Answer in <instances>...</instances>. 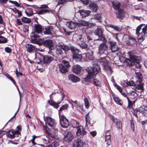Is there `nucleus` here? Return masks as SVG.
<instances>
[{"label": "nucleus", "instance_id": "f257e3e1", "mask_svg": "<svg viewBox=\"0 0 147 147\" xmlns=\"http://www.w3.org/2000/svg\"><path fill=\"white\" fill-rule=\"evenodd\" d=\"M92 70L88 72V75L86 77L82 79V83L86 85L90 82V80L94 78L98 73L100 70V66L98 64H94L93 65V67L91 68Z\"/></svg>", "mask_w": 147, "mask_h": 147}, {"label": "nucleus", "instance_id": "f03ea898", "mask_svg": "<svg viewBox=\"0 0 147 147\" xmlns=\"http://www.w3.org/2000/svg\"><path fill=\"white\" fill-rule=\"evenodd\" d=\"M133 51H131L128 53V55L129 59H126V61L127 65H128L132 66L135 64V63H136V68L138 69L141 68V66L139 63L140 62L139 57L134 55Z\"/></svg>", "mask_w": 147, "mask_h": 147}, {"label": "nucleus", "instance_id": "7ed1b4c3", "mask_svg": "<svg viewBox=\"0 0 147 147\" xmlns=\"http://www.w3.org/2000/svg\"><path fill=\"white\" fill-rule=\"evenodd\" d=\"M31 42L39 45H43L44 46L48 47L49 49H53L54 48V44L52 40L47 39L44 40L39 37H30Z\"/></svg>", "mask_w": 147, "mask_h": 147}, {"label": "nucleus", "instance_id": "20e7f679", "mask_svg": "<svg viewBox=\"0 0 147 147\" xmlns=\"http://www.w3.org/2000/svg\"><path fill=\"white\" fill-rule=\"evenodd\" d=\"M27 7H30L34 9H37L38 11L35 10V11L34 13L37 14L38 15H42L44 14L47 13H50L51 12L52 13L53 11L52 10H49L47 9H49V7L48 6L45 4H43L40 5V7H38L37 5H29L28 4H26Z\"/></svg>", "mask_w": 147, "mask_h": 147}, {"label": "nucleus", "instance_id": "39448f33", "mask_svg": "<svg viewBox=\"0 0 147 147\" xmlns=\"http://www.w3.org/2000/svg\"><path fill=\"white\" fill-rule=\"evenodd\" d=\"M35 58H37V56H38V58L39 61H37V62L38 64L42 62L45 63H50L53 59V58L47 55L44 56L39 53H38L37 54L35 53Z\"/></svg>", "mask_w": 147, "mask_h": 147}, {"label": "nucleus", "instance_id": "423d86ee", "mask_svg": "<svg viewBox=\"0 0 147 147\" xmlns=\"http://www.w3.org/2000/svg\"><path fill=\"white\" fill-rule=\"evenodd\" d=\"M98 40L103 41V43L100 44L98 47V53L100 55L105 54L107 52L108 46L105 43L106 41L105 37H98Z\"/></svg>", "mask_w": 147, "mask_h": 147}, {"label": "nucleus", "instance_id": "0eeeda50", "mask_svg": "<svg viewBox=\"0 0 147 147\" xmlns=\"http://www.w3.org/2000/svg\"><path fill=\"white\" fill-rule=\"evenodd\" d=\"M128 83V86H134L133 88L136 91H137L138 90H140L142 91L144 90L143 84L142 82L136 81L135 84L133 81L131 80Z\"/></svg>", "mask_w": 147, "mask_h": 147}, {"label": "nucleus", "instance_id": "6e6552de", "mask_svg": "<svg viewBox=\"0 0 147 147\" xmlns=\"http://www.w3.org/2000/svg\"><path fill=\"white\" fill-rule=\"evenodd\" d=\"M140 113H142L143 115L145 116L147 115V107L145 106H143L140 107L136 111H134V115L136 117L139 115Z\"/></svg>", "mask_w": 147, "mask_h": 147}, {"label": "nucleus", "instance_id": "1a4fd4ad", "mask_svg": "<svg viewBox=\"0 0 147 147\" xmlns=\"http://www.w3.org/2000/svg\"><path fill=\"white\" fill-rule=\"evenodd\" d=\"M70 66L69 62L63 60L59 65L60 71L62 73H65L68 71L67 68Z\"/></svg>", "mask_w": 147, "mask_h": 147}, {"label": "nucleus", "instance_id": "9d476101", "mask_svg": "<svg viewBox=\"0 0 147 147\" xmlns=\"http://www.w3.org/2000/svg\"><path fill=\"white\" fill-rule=\"evenodd\" d=\"M70 49L73 54V58L77 61H81L82 56L81 54H78L79 52V50L74 47H71Z\"/></svg>", "mask_w": 147, "mask_h": 147}, {"label": "nucleus", "instance_id": "9b49d317", "mask_svg": "<svg viewBox=\"0 0 147 147\" xmlns=\"http://www.w3.org/2000/svg\"><path fill=\"white\" fill-rule=\"evenodd\" d=\"M99 61L102 63V64L103 65L104 69L109 71L111 74L113 72V70L109 65V64L106 59V58L105 57L101 58L100 59Z\"/></svg>", "mask_w": 147, "mask_h": 147}, {"label": "nucleus", "instance_id": "f8f14e48", "mask_svg": "<svg viewBox=\"0 0 147 147\" xmlns=\"http://www.w3.org/2000/svg\"><path fill=\"white\" fill-rule=\"evenodd\" d=\"M60 122L62 127L63 128L67 127L69 125L68 120L64 115H59Z\"/></svg>", "mask_w": 147, "mask_h": 147}, {"label": "nucleus", "instance_id": "ddd939ff", "mask_svg": "<svg viewBox=\"0 0 147 147\" xmlns=\"http://www.w3.org/2000/svg\"><path fill=\"white\" fill-rule=\"evenodd\" d=\"M45 123L47 125L48 124L49 127L52 128L53 129L55 128V121L51 117H47L46 118V121H45Z\"/></svg>", "mask_w": 147, "mask_h": 147}, {"label": "nucleus", "instance_id": "4468645a", "mask_svg": "<svg viewBox=\"0 0 147 147\" xmlns=\"http://www.w3.org/2000/svg\"><path fill=\"white\" fill-rule=\"evenodd\" d=\"M42 32L45 35H51L52 34V31L53 30L54 28L52 26H48L45 27Z\"/></svg>", "mask_w": 147, "mask_h": 147}, {"label": "nucleus", "instance_id": "2eb2a0df", "mask_svg": "<svg viewBox=\"0 0 147 147\" xmlns=\"http://www.w3.org/2000/svg\"><path fill=\"white\" fill-rule=\"evenodd\" d=\"M109 43L110 45V48L112 52H115L118 49L119 47L116 42L110 40V39H109Z\"/></svg>", "mask_w": 147, "mask_h": 147}, {"label": "nucleus", "instance_id": "dca6fc26", "mask_svg": "<svg viewBox=\"0 0 147 147\" xmlns=\"http://www.w3.org/2000/svg\"><path fill=\"white\" fill-rule=\"evenodd\" d=\"M84 39L82 37L79 38L78 40L77 43L82 49H86L88 48V45L83 41Z\"/></svg>", "mask_w": 147, "mask_h": 147}, {"label": "nucleus", "instance_id": "f3484780", "mask_svg": "<svg viewBox=\"0 0 147 147\" xmlns=\"http://www.w3.org/2000/svg\"><path fill=\"white\" fill-rule=\"evenodd\" d=\"M76 134L77 136H84L86 134V131L82 126H79L77 127Z\"/></svg>", "mask_w": 147, "mask_h": 147}, {"label": "nucleus", "instance_id": "a211bd4d", "mask_svg": "<svg viewBox=\"0 0 147 147\" xmlns=\"http://www.w3.org/2000/svg\"><path fill=\"white\" fill-rule=\"evenodd\" d=\"M117 14V18L119 19H123L125 17V13L123 9H119Z\"/></svg>", "mask_w": 147, "mask_h": 147}, {"label": "nucleus", "instance_id": "6ab92c4d", "mask_svg": "<svg viewBox=\"0 0 147 147\" xmlns=\"http://www.w3.org/2000/svg\"><path fill=\"white\" fill-rule=\"evenodd\" d=\"M112 120L115 123L118 129H121L122 127V123L119 119L115 118L113 117H112Z\"/></svg>", "mask_w": 147, "mask_h": 147}, {"label": "nucleus", "instance_id": "aec40b11", "mask_svg": "<svg viewBox=\"0 0 147 147\" xmlns=\"http://www.w3.org/2000/svg\"><path fill=\"white\" fill-rule=\"evenodd\" d=\"M81 67L79 65H76L73 67V71L76 74L78 75L80 74Z\"/></svg>", "mask_w": 147, "mask_h": 147}, {"label": "nucleus", "instance_id": "412c9836", "mask_svg": "<svg viewBox=\"0 0 147 147\" xmlns=\"http://www.w3.org/2000/svg\"><path fill=\"white\" fill-rule=\"evenodd\" d=\"M26 49L27 51L29 53H32L36 50V48L34 46L32 45L27 44L26 45Z\"/></svg>", "mask_w": 147, "mask_h": 147}, {"label": "nucleus", "instance_id": "4be33fe9", "mask_svg": "<svg viewBox=\"0 0 147 147\" xmlns=\"http://www.w3.org/2000/svg\"><path fill=\"white\" fill-rule=\"evenodd\" d=\"M80 14L82 18L88 16L90 13V11L89 10H86L81 9L79 11Z\"/></svg>", "mask_w": 147, "mask_h": 147}, {"label": "nucleus", "instance_id": "5701e85b", "mask_svg": "<svg viewBox=\"0 0 147 147\" xmlns=\"http://www.w3.org/2000/svg\"><path fill=\"white\" fill-rule=\"evenodd\" d=\"M34 25L35 30L36 33H40L42 32L43 29L44 30L43 27L40 24H34Z\"/></svg>", "mask_w": 147, "mask_h": 147}, {"label": "nucleus", "instance_id": "b1692460", "mask_svg": "<svg viewBox=\"0 0 147 147\" xmlns=\"http://www.w3.org/2000/svg\"><path fill=\"white\" fill-rule=\"evenodd\" d=\"M87 49L88 52L85 53L86 57L89 60H92L93 57V52L90 49Z\"/></svg>", "mask_w": 147, "mask_h": 147}, {"label": "nucleus", "instance_id": "393cba45", "mask_svg": "<svg viewBox=\"0 0 147 147\" xmlns=\"http://www.w3.org/2000/svg\"><path fill=\"white\" fill-rule=\"evenodd\" d=\"M112 3L113 8L115 10H118L120 9L121 4L119 2L112 1Z\"/></svg>", "mask_w": 147, "mask_h": 147}, {"label": "nucleus", "instance_id": "a878e982", "mask_svg": "<svg viewBox=\"0 0 147 147\" xmlns=\"http://www.w3.org/2000/svg\"><path fill=\"white\" fill-rule=\"evenodd\" d=\"M89 7L90 10L94 12L96 11L98 8L97 4L94 3H90Z\"/></svg>", "mask_w": 147, "mask_h": 147}, {"label": "nucleus", "instance_id": "bb28decb", "mask_svg": "<svg viewBox=\"0 0 147 147\" xmlns=\"http://www.w3.org/2000/svg\"><path fill=\"white\" fill-rule=\"evenodd\" d=\"M73 138L72 134L70 133H68L64 136V140L67 142H69L71 141Z\"/></svg>", "mask_w": 147, "mask_h": 147}, {"label": "nucleus", "instance_id": "cd10ccee", "mask_svg": "<svg viewBox=\"0 0 147 147\" xmlns=\"http://www.w3.org/2000/svg\"><path fill=\"white\" fill-rule=\"evenodd\" d=\"M68 78L69 80L74 82L76 83L80 81V79L78 77L73 74L69 75Z\"/></svg>", "mask_w": 147, "mask_h": 147}, {"label": "nucleus", "instance_id": "c85d7f7f", "mask_svg": "<svg viewBox=\"0 0 147 147\" xmlns=\"http://www.w3.org/2000/svg\"><path fill=\"white\" fill-rule=\"evenodd\" d=\"M76 23H77V22L70 21L67 22V26L70 29H73L76 27L77 25Z\"/></svg>", "mask_w": 147, "mask_h": 147}, {"label": "nucleus", "instance_id": "c756f323", "mask_svg": "<svg viewBox=\"0 0 147 147\" xmlns=\"http://www.w3.org/2000/svg\"><path fill=\"white\" fill-rule=\"evenodd\" d=\"M77 25L78 26H87L89 25V22L86 21L84 20H81L78 21L77 23H76Z\"/></svg>", "mask_w": 147, "mask_h": 147}, {"label": "nucleus", "instance_id": "7c9ffc66", "mask_svg": "<svg viewBox=\"0 0 147 147\" xmlns=\"http://www.w3.org/2000/svg\"><path fill=\"white\" fill-rule=\"evenodd\" d=\"M94 34L98 36V37H104V35L102 34V29L99 28H98L94 31Z\"/></svg>", "mask_w": 147, "mask_h": 147}, {"label": "nucleus", "instance_id": "2f4dec72", "mask_svg": "<svg viewBox=\"0 0 147 147\" xmlns=\"http://www.w3.org/2000/svg\"><path fill=\"white\" fill-rule=\"evenodd\" d=\"M84 144L83 140L80 139H77L76 140V144L77 147H84Z\"/></svg>", "mask_w": 147, "mask_h": 147}, {"label": "nucleus", "instance_id": "473e14b6", "mask_svg": "<svg viewBox=\"0 0 147 147\" xmlns=\"http://www.w3.org/2000/svg\"><path fill=\"white\" fill-rule=\"evenodd\" d=\"M142 32H140L138 35V36L140 37H145L146 36V35L147 34V26H145L142 29Z\"/></svg>", "mask_w": 147, "mask_h": 147}, {"label": "nucleus", "instance_id": "72a5a7b5", "mask_svg": "<svg viewBox=\"0 0 147 147\" xmlns=\"http://www.w3.org/2000/svg\"><path fill=\"white\" fill-rule=\"evenodd\" d=\"M14 130L13 129L9 130L6 132V135L7 136L11 138H14Z\"/></svg>", "mask_w": 147, "mask_h": 147}, {"label": "nucleus", "instance_id": "f704fd0d", "mask_svg": "<svg viewBox=\"0 0 147 147\" xmlns=\"http://www.w3.org/2000/svg\"><path fill=\"white\" fill-rule=\"evenodd\" d=\"M136 78L138 80L137 82H141L142 80V75L140 72L136 73Z\"/></svg>", "mask_w": 147, "mask_h": 147}, {"label": "nucleus", "instance_id": "c9c22d12", "mask_svg": "<svg viewBox=\"0 0 147 147\" xmlns=\"http://www.w3.org/2000/svg\"><path fill=\"white\" fill-rule=\"evenodd\" d=\"M59 46L61 49L65 51L69 50L70 49L69 47L66 45H64V44L63 43L60 44Z\"/></svg>", "mask_w": 147, "mask_h": 147}, {"label": "nucleus", "instance_id": "e433bc0d", "mask_svg": "<svg viewBox=\"0 0 147 147\" xmlns=\"http://www.w3.org/2000/svg\"><path fill=\"white\" fill-rule=\"evenodd\" d=\"M89 112L85 116V120L86 122V126L87 127L88 126V125H90V118L89 115Z\"/></svg>", "mask_w": 147, "mask_h": 147}, {"label": "nucleus", "instance_id": "4c0bfd02", "mask_svg": "<svg viewBox=\"0 0 147 147\" xmlns=\"http://www.w3.org/2000/svg\"><path fill=\"white\" fill-rule=\"evenodd\" d=\"M48 102L50 105L53 106L55 108H57L59 107V104L56 103L54 101L48 100Z\"/></svg>", "mask_w": 147, "mask_h": 147}, {"label": "nucleus", "instance_id": "58836bf2", "mask_svg": "<svg viewBox=\"0 0 147 147\" xmlns=\"http://www.w3.org/2000/svg\"><path fill=\"white\" fill-rule=\"evenodd\" d=\"M72 127L73 128H77L79 127V123L76 120L73 119L71 121Z\"/></svg>", "mask_w": 147, "mask_h": 147}, {"label": "nucleus", "instance_id": "ea45409f", "mask_svg": "<svg viewBox=\"0 0 147 147\" xmlns=\"http://www.w3.org/2000/svg\"><path fill=\"white\" fill-rule=\"evenodd\" d=\"M105 142L107 145H111V140L110 136H105Z\"/></svg>", "mask_w": 147, "mask_h": 147}, {"label": "nucleus", "instance_id": "a19ab883", "mask_svg": "<svg viewBox=\"0 0 147 147\" xmlns=\"http://www.w3.org/2000/svg\"><path fill=\"white\" fill-rule=\"evenodd\" d=\"M114 99L117 104L120 106L122 105L123 102L119 98L117 97H115L114 98Z\"/></svg>", "mask_w": 147, "mask_h": 147}, {"label": "nucleus", "instance_id": "79ce46f5", "mask_svg": "<svg viewBox=\"0 0 147 147\" xmlns=\"http://www.w3.org/2000/svg\"><path fill=\"white\" fill-rule=\"evenodd\" d=\"M22 22L26 23H30L31 22V20L24 17H23L22 19Z\"/></svg>", "mask_w": 147, "mask_h": 147}, {"label": "nucleus", "instance_id": "37998d69", "mask_svg": "<svg viewBox=\"0 0 147 147\" xmlns=\"http://www.w3.org/2000/svg\"><path fill=\"white\" fill-rule=\"evenodd\" d=\"M3 75L5 76L8 79L11 80L12 82L14 84H15L16 82L13 78L11 77L10 76H9V74L7 73L4 74Z\"/></svg>", "mask_w": 147, "mask_h": 147}, {"label": "nucleus", "instance_id": "c03bdc74", "mask_svg": "<svg viewBox=\"0 0 147 147\" xmlns=\"http://www.w3.org/2000/svg\"><path fill=\"white\" fill-rule=\"evenodd\" d=\"M71 0H59L58 1V5H62L70 1Z\"/></svg>", "mask_w": 147, "mask_h": 147}, {"label": "nucleus", "instance_id": "a18cd8bd", "mask_svg": "<svg viewBox=\"0 0 147 147\" xmlns=\"http://www.w3.org/2000/svg\"><path fill=\"white\" fill-rule=\"evenodd\" d=\"M129 41L131 43V44H134L136 43L137 41L135 38L133 37H128Z\"/></svg>", "mask_w": 147, "mask_h": 147}, {"label": "nucleus", "instance_id": "49530a36", "mask_svg": "<svg viewBox=\"0 0 147 147\" xmlns=\"http://www.w3.org/2000/svg\"><path fill=\"white\" fill-rule=\"evenodd\" d=\"M109 27H111L113 28L114 30H116V31H119L121 30V28H119L117 26H114L112 25H109Z\"/></svg>", "mask_w": 147, "mask_h": 147}, {"label": "nucleus", "instance_id": "de8ad7c7", "mask_svg": "<svg viewBox=\"0 0 147 147\" xmlns=\"http://www.w3.org/2000/svg\"><path fill=\"white\" fill-rule=\"evenodd\" d=\"M93 82L94 84L97 86H100V82L97 79H95L94 80Z\"/></svg>", "mask_w": 147, "mask_h": 147}, {"label": "nucleus", "instance_id": "09e8293b", "mask_svg": "<svg viewBox=\"0 0 147 147\" xmlns=\"http://www.w3.org/2000/svg\"><path fill=\"white\" fill-rule=\"evenodd\" d=\"M68 107V104H65L61 107L59 109V111H61L63 110H64L67 109Z\"/></svg>", "mask_w": 147, "mask_h": 147}, {"label": "nucleus", "instance_id": "8fccbe9b", "mask_svg": "<svg viewBox=\"0 0 147 147\" xmlns=\"http://www.w3.org/2000/svg\"><path fill=\"white\" fill-rule=\"evenodd\" d=\"M101 15L100 14H97L94 16V18L98 20H100L101 19Z\"/></svg>", "mask_w": 147, "mask_h": 147}, {"label": "nucleus", "instance_id": "3c124183", "mask_svg": "<svg viewBox=\"0 0 147 147\" xmlns=\"http://www.w3.org/2000/svg\"><path fill=\"white\" fill-rule=\"evenodd\" d=\"M27 10H28V11L29 12V13H28L26 11V14L28 16H30L32 15L33 14V13L32 10L31 8H28Z\"/></svg>", "mask_w": 147, "mask_h": 147}, {"label": "nucleus", "instance_id": "603ef678", "mask_svg": "<svg viewBox=\"0 0 147 147\" xmlns=\"http://www.w3.org/2000/svg\"><path fill=\"white\" fill-rule=\"evenodd\" d=\"M84 104L86 109H88L89 107V104L88 100L86 98L84 99Z\"/></svg>", "mask_w": 147, "mask_h": 147}, {"label": "nucleus", "instance_id": "864d4df0", "mask_svg": "<svg viewBox=\"0 0 147 147\" xmlns=\"http://www.w3.org/2000/svg\"><path fill=\"white\" fill-rule=\"evenodd\" d=\"M9 2L11 3L12 4H14L16 6L18 7H20V4L16 1H13L11 0H9Z\"/></svg>", "mask_w": 147, "mask_h": 147}, {"label": "nucleus", "instance_id": "5fc2aeb1", "mask_svg": "<svg viewBox=\"0 0 147 147\" xmlns=\"http://www.w3.org/2000/svg\"><path fill=\"white\" fill-rule=\"evenodd\" d=\"M20 105H19V107L18 108V109L17 111L16 112V113H15V114H14V116L11 118V119L9 121H8V122L7 123H6V124L5 125V126H4V128L5 127V126L7 125V124H8V122H9L10 121H11L12 120V119L13 118H15V117H16V116L17 114V112H18V111H19V108H20Z\"/></svg>", "mask_w": 147, "mask_h": 147}, {"label": "nucleus", "instance_id": "6e6d98bb", "mask_svg": "<svg viewBox=\"0 0 147 147\" xmlns=\"http://www.w3.org/2000/svg\"><path fill=\"white\" fill-rule=\"evenodd\" d=\"M7 41V40L5 37H0V43H5Z\"/></svg>", "mask_w": 147, "mask_h": 147}, {"label": "nucleus", "instance_id": "4d7b16f0", "mask_svg": "<svg viewBox=\"0 0 147 147\" xmlns=\"http://www.w3.org/2000/svg\"><path fill=\"white\" fill-rule=\"evenodd\" d=\"M58 145V143L57 142H54L51 145L49 146L48 147H57Z\"/></svg>", "mask_w": 147, "mask_h": 147}, {"label": "nucleus", "instance_id": "13d9d810", "mask_svg": "<svg viewBox=\"0 0 147 147\" xmlns=\"http://www.w3.org/2000/svg\"><path fill=\"white\" fill-rule=\"evenodd\" d=\"M115 87H116L117 89L119 91L120 93H122V90L121 89V87L118 85L117 84H115L114 85Z\"/></svg>", "mask_w": 147, "mask_h": 147}, {"label": "nucleus", "instance_id": "bf43d9fd", "mask_svg": "<svg viewBox=\"0 0 147 147\" xmlns=\"http://www.w3.org/2000/svg\"><path fill=\"white\" fill-rule=\"evenodd\" d=\"M141 29V28L140 26H138L137 27L136 29V34L138 35V36H139L138 35L140 33V31Z\"/></svg>", "mask_w": 147, "mask_h": 147}, {"label": "nucleus", "instance_id": "052dcab7", "mask_svg": "<svg viewBox=\"0 0 147 147\" xmlns=\"http://www.w3.org/2000/svg\"><path fill=\"white\" fill-rule=\"evenodd\" d=\"M20 135V132L18 130L14 131V138L15 137H18Z\"/></svg>", "mask_w": 147, "mask_h": 147}, {"label": "nucleus", "instance_id": "680f3d73", "mask_svg": "<svg viewBox=\"0 0 147 147\" xmlns=\"http://www.w3.org/2000/svg\"><path fill=\"white\" fill-rule=\"evenodd\" d=\"M127 99L128 101V107L129 108H131L133 106V104L132 102L129 100L128 97H127Z\"/></svg>", "mask_w": 147, "mask_h": 147}, {"label": "nucleus", "instance_id": "e2e57ef3", "mask_svg": "<svg viewBox=\"0 0 147 147\" xmlns=\"http://www.w3.org/2000/svg\"><path fill=\"white\" fill-rule=\"evenodd\" d=\"M127 58H125L124 57H123V56H121V57H120L119 58V60L121 62H125L127 63L126 62V59Z\"/></svg>", "mask_w": 147, "mask_h": 147}, {"label": "nucleus", "instance_id": "0e129e2a", "mask_svg": "<svg viewBox=\"0 0 147 147\" xmlns=\"http://www.w3.org/2000/svg\"><path fill=\"white\" fill-rule=\"evenodd\" d=\"M83 4L87 5L88 4L89 1V0H80Z\"/></svg>", "mask_w": 147, "mask_h": 147}, {"label": "nucleus", "instance_id": "69168bd1", "mask_svg": "<svg viewBox=\"0 0 147 147\" xmlns=\"http://www.w3.org/2000/svg\"><path fill=\"white\" fill-rule=\"evenodd\" d=\"M138 42L139 44H140L144 40V37H138L137 39Z\"/></svg>", "mask_w": 147, "mask_h": 147}, {"label": "nucleus", "instance_id": "338daca9", "mask_svg": "<svg viewBox=\"0 0 147 147\" xmlns=\"http://www.w3.org/2000/svg\"><path fill=\"white\" fill-rule=\"evenodd\" d=\"M5 52L8 53H10L11 51V50L9 47H6L5 48Z\"/></svg>", "mask_w": 147, "mask_h": 147}, {"label": "nucleus", "instance_id": "774afa93", "mask_svg": "<svg viewBox=\"0 0 147 147\" xmlns=\"http://www.w3.org/2000/svg\"><path fill=\"white\" fill-rule=\"evenodd\" d=\"M16 22L18 26L21 25L22 24L21 21L18 19H16Z\"/></svg>", "mask_w": 147, "mask_h": 147}]
</instances>
